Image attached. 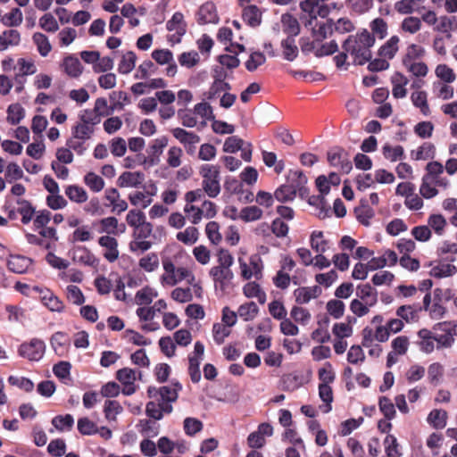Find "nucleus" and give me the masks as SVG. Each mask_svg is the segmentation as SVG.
<instances>
[{"mask_svg":"<svg viewBox=\"0 0 457 457\" xmlns=\"http://www.w3.org/2000/svg\"><path fill=\"white\" fill-rule=\"evenodd\" d=\"M375 44L374 36L367 29L349 36L343 43L342 48L353 58L354 65H364L372 57L370 48Z\"/></svg>","mask_w":457,"mask_h":457,"instance_id":"nucleus-1","label":"nucleus"},{"mask_svg":"<svg viewBox=\"0 0 457 457\" xmlns=\"http://www.w3.org/2000/svg\"><path fill=\"white\" fill-rule=\"evenodd\" d=\"M436 343V349L451 348L455 342L457 336V323L454 321H443L433 326Z\"/></svg>","mask_w":457,"mask_h":457,"instance_id":"nucleus-2","label":"nucleus"},{"mask_svg":"<svg viewBox=\"0 0 457 457\" xmlns=\"http://www.w3.org/2000/svg\"><path fill=\"white\" fill-rule=\"evenodd\" d=\"M200 174L203 177L202 187L209 197L214 198L220 192L219 168L210 164L201 167Z\"/></svg>","mask_w":457,"mask_h":457,"instance_id":"nucleus-3","label":"nucleus"},{"mask_svg":"<svg viewBox=\"0 0 457 457\" xmlns=\"http://www.w3.org/2000/svg\"><path fill=\"white\" fill-rule=\"evenodd\" d=\"M46 345L43 340L33 338L29 343H23L19 347V354L32 361H37L44 356Z\"/></svg>","mask_w":457,"mask_h":457,"instance_id":"nucleus-4","label":"nucleus"},{"mask_svg":"<svg viewBox=\"0 0 457 457\" xmlns=\"http://www.w3.org/2000/svg\"><path fill=\"white\" fill-rule=\"evenodd\" d=\"M173 137L183 145L186 152L189 155H194L196 151V145L200 142V137L192 131H187L182 128L172 129Z\"/></svg>","mask_w":457,"mask_h":457,"instance_id":"nucleus-5","label":"nucleus"},{"mask_svg":"<svg viewBox=\"0 0 457 457\" xmlns=\"http://www.w3.org/2000/svg\"><path fill=\"white\" fill-rule=\"evenodd\" d=\"M214 282L215 289L224 293L232 284L234 273L231 269L212 267L209 271Z\"/></svg>","mask_w":457,"mask_h":457,"instance_id":"nucleus-6","label":"nucleus"},{"mask_svg":"<svg viewBox=\"0 0 457 457\" xmlns=\"http://www.w3.org/2000/svg\"><path fill=\"white\" fill-rule=\"evenodd\" d=\"M328 162L330 166L340 169L343 173L348 174L352 169V162L344 149L337 147L328 152Z\"/></svg>","mask_w":457,"mask_h":457,"instance_id":"nucleus-7","label":"nucleus"},{"mask_svg":"<svg viewBox=\"0 0 457 457\" xmlns=\"http://www.w3.org/2000/svg\"><path fill=\"white\" fill-rule=\"evenodd\" d=\"M34 290L39 293L40 301L50 312L62 313L64 312L63 302L48 288L35 287Z\"/></svg>","mask_w":457,"mask_h":457,"instance_id":"nucleus-8","label":"nucleus"},{"mask_svg":"<svg viewBox=\"0 0 457 457\" xmlns=\"http://www.w3.org/2000/svg\"><path fill=\"white\" fill-rule=\"evenodd\" d=\"M238 262L241 270V276L244 279H250L253 276H254L257 279L261 278L262 263L260 257H251L249 265L242 258L238 259Z\"/></svg>","mask_w":457,"mask_h":457,"instance_id":"nucleus-9","label":"nucleus"},{"mask_svg":"<svg viewBox=\"0 0 457 457\" xmlns=\"http://www.w3.org/2000/svg\"><path fill=\"white\" fill-rule=\"evenodd\" d=\"M287 184L299 194L301 197L308 195L309 191L306 187L307 177L302 170H290L287 176Z\"/></svg>","mask_w":457,"mask_h":457,"instance_id":"nucleus-10","label":"nucleus"},{"mask_svg":"<svg viewBox=\"0 0 457 457\" xmlns=\"http://www.w3.org/2000/svg\"><path fill=\"white\" fill-rule=\"evenodd\" d=\"M169 139L166 136H162L154 139L149 146V156L145 160L151 166L157 165L160 162V156L163 149L168 145Z\"/></svg>","mask_w":457,"mask_h":457,"instance_id":"nucleus-11","label":"nucleus"},{"mask_svg":"<svg viewBox=\"0 0 457 457\" xmlns=\"http://www.w3.org/2000/svg\"><path fill=\"white\" fill-rule=\"evenodd\" d=\"M219 16L216 6L212 2H206L202 4L197 12V22L199 24L218 23Z\"/></svg>","mask_w":457,"mask_h":457,"instance_id":"nucleus-12","label":"nucleus"},{"mask_svg":"<svg viewBox=\"0 0 457 457\" xmlns=\"http://www.w3.org/2000/svg\"><path fill=\"white\" fill-rule=\"evenodd\" d=\"M145 180V174L140 171H124L117 179L120 187H139Z\"/></svg>","mask_w":457,"mask_h":457,"instance_id":"nucleus-13","label":"nucleus"},{"mask_svg":"<svg viewBox=\"0 0 457 457\" xmlns=\"http://www.w3.org/2000/svg\"><path fill=\"white\" fill-rule=\"evenodd\" d=\"M321 294L319 286L301 287L294 290L293 295L298 304L308 303L312 299L317 298Z\"/></svg>","mask_w":457,"mask_h":457,"instance_id":"nucleus-14","label":"nucleus"},{"mask_svg":"<svg viewBox=\"0 0 457 457\" xmlns=\"http://www.w3.org/2000/svg\"><path fill=\"white\" fill-rule=\"evenodd\" d=\"M98 244L106 249L104 257L108 262H113L119 258L118 241L115 237L102 236L98 239Z\"/></svg>","mask_w":457,"mask_h":457,"instance_id":"nucleus-15","label":"nucleus"},{"mask_svg":"<svg viewBox=\"0 0 457 457\" xmlns=\"http://www.w3.org/2000/svg\"><path fill=\"white\" fill-rule=\"evenodd\" d=\"M61 66L71 78H79L83 72V66L79 58L74 54L65 56Z\"/></svg>","mask_w":457,"mask_h":457,"instance_id":"nucleus-16","label":"nucleus"},{"mask_svg":"<svg viewBox=\"0 0 457 457\" xmlns=\"http://www.w3.org/2000/svg\"><path fill=\"white\" fill-rule=\"evenodd\" d=\"M356 296L370 307L375 306L378 303V291L368 283L357 286Z\"/></svg>","mask_w":457,"mask_h":457,"instance_id":"nucleus-17","label":"nucleus"},{"mask_svg":"<svg viewBox=\"0 0 457 457\" xmlns=\"http://www.w3.org/2000/svg\"><path fill=\"white\" fill-rule=\"evenodd\" d=\"M173 407L170 403L159 406L155 401H150L145 405V414L154 420H161L164 414H170Z\"/></svg>","mask_w":457,"mask_h":457,"instance_id":"nucleus-18","label":"nucleus"},{"mask_svg":"<svg viewBox=\"0 0 457 457\" xmlns=\"http://www.w3.org/2000/svg\"><path fill=\"white\" fill-rule=\"evenodd\" d=\"M167 308V303L163 299H160L154 303L152 307H139L137 309L136 313L140 320L149 321L152 320L156 312H161Z\"/></svg>","mask_w":457,"mask_h":457,"instance_id":"nucleus-19","label":"nucleus"},{"mask_svg":"<svg viewBox=\"0 0 457 457\" xmlns=\"http://www.w3.org/2000/svg\"><path fill=\"white\" fill-rule=\"evenodd\" d=\"M31 263V259L26 256L11 255L7 262V266L12 272L22 274L28 270Z\"/></svg>","mask_w":457,"mask_h":457,"instance_id":"nucleus-20","label":"nucleus"},{"mask_svg":"<svg viewBox=\"0 0 457 457\" xmlns=\"http://www.w3.org/2000/svg\"><path fill=\"white\" fill-rule=\"evenodd\" d=\"M100 228L98 230L99 233H106V236L110 235H118L119 231V221L115 217H107L100 220ZM125 231V225H120V233H123Z\"/></svg>","mask_w":457,"mask_h":457,"instance_id":"nucleus-21","label":"nucleus"},{"mask_svg":"<svg viewBox=\"0 0 457 457\" xmlns=\"http://www.w3.org/2000/svg\"><path fill=\"white\" fill-rule=\"evenodd\" d=\"M333 31L334 22L332 20H328L327 21L318 22L312 29V34L316 41H320L321 43L327 37L331 36Z\"/></svg>","mask_w":457,"mask_h":457,"instance_id":"nucleus-22","label":"nucleus"},{"mask_svg":"<svg viewBox=\"0 0 457 457\" xmlns=\"http://www.w3.org/2000/svg\"><path fill=\"white\" fill-rule=\"evenodd\" d=\"M283 32L287 37H295L300 33V24L295 17L290 13H284L281 16Z\"/></svg>","mask_w":457,"mask_h":457,"instance_id":"nucleus-23","label":"nucleus"},{"mask_svg":"<svg viewBox=\"0 0 457 457\" xmlns=\"http://www.w3.org/2000/svg\"><path fill=\"white\" fill-rule=\"evenodd\" d=\"M356 218L365 227L370 225V220L375 216L374 210L369 206L366 199L361 200V206L354 209Z\"/></svg>","mask_w":457,"mask_h":457,"instance_id":"nucleus-24","label":"nucleus"},{"mask_svg":"<svg viewBox=\"0 0 457 457\" xmlns=\"http://www.w3.org/2000/svg\"><path fill=\"white\" fill-rule=\"evenodd\" d=\"M72 259L74 262L87 266H94L97 262L95 255L86 246L76 247L73 251Z\"/></svg>","mask_w":457,"mask_h":457,"instance_id":"nucleus-25","label":"nucleus"},{"mask_svg":"<svg viewBox=\"0 0 457 457\" xmlns=\"http://www.w3.org/2000/svg\"><path fill=\"white\" fill-rule=\"evenodd\" d=\"M182 390V385L179 381H172L170 386L159 387L160 397L172 404L178 400L179 393Z\"/></svg>","mask_w":457,"mask_h":457,"instance_id":"nucleus-26","label":"nucleus"},{"mask_svg":"<svg viewBox=\"0 0 457 457\" xmlns=\"http://www.w3.org/2000/svg\"><path fill=\"white\" fill-rule=\"evenodd\" d=\"M242 18L252 28H256L262 23V12L256 5H248L244 8Z\"/></svg>","mask_w":457,"mask_h":457,"instance_id":"nucleus-27","label":"nucleus"},{"mask_svg":"<svg viewBox=\"0 0 457 457\" xmlns=\"http://www.w3.org/2000/svg\"><path fill=\"white\" fill-rule=\"evenodd\" d=\"M20 41L21 34L17 29H7L0 35V51H4L9 46H18Z\"/></svg>","mask_w":457,"mask_h":457,"instance_id":"nucleus-28","label":"nucleus"},{"mask_svg":"<svg viewBox=\"0 0 457 457\" xmlns=\"http://www.w3.org/2000/svg\"><path fill=\"white\" fill-rule=\"evenodd\" d=\"M71 364L69 361H59L53 367V372L65 385H71Z\"/></svg>","mask_w":457,"mask_h":457,"instance_id":"nucleus-29","label":"nucleus"},{"mask_svg":"<svg viewBox=\"0 0 457 457\" xmlns=\"http://www.w3.org/2000/svg\"><path fill=\"white\" fill-rule=\"evenodd\" d=\"M399 37L392 36L378 50V55L383 58L393 59L399 47Z\"/></svg>","mask_w":457,"mask_h":457,"instance_id":"nucleus-30","label":"nucleus"},{"mask_svg":"<svg viewBox=\"0 0 457 457\" xmlns=\"http://www.w3.org/2000/svg\"><path fill=\"white\" fill-rule=\"evenodd\" d=\"M16 203L19 205L17 212L21 215V222L23 224H29L36 213L35 208L25 199H18Z\"/></svg>","mask_w":457,"mask_h":457,"instance_id":"nucleus-31","label":"nucleus"},{"mask_svg":"<svg viewBox=\"0 0 457 457\" xmlns=\"http://www.w3.org/2000/svg\"><path fill=\"white\" fill-rule=\"evenodd\" d=\"M95 132V129L88 124H86L79 120L75 126L71 129V134L73 137L76 139H80L82 141L88 140Z\"/></svg>","mask_w":457,"mask_h":457,"instance_id":"nucleus-32","label":"nucleus"},{"mask_svg":"<svg viewBox=\"0 0 457 457\" xmlns=\"http://www.w3.org/2000/svg\"><path fill=\"white\" fill-rule=\"evenodd\" d=\"M123 108V104L115 103L113 104L110 109L108 108L107 100L104 97H99L95 102L94 111L99 113L100 117L108 116L113 112L114 110H121Z\"/></svg>","mask_w":457,"mask_h":457,"instance_id":"nucleus-33","label":"nucleus"},{"mask_svg":"<svg viewBox=\"0 0 457 457\" xmlns=\"http://www.w3.org/2000/svg\"><path fill=\"white\" fill-rule=\"evenodd\" d=\"M436 148L430 142L423 143L416 151H411V158L414 160H428L435 157Z\"/></svg>","mask_w":457,"mask_h":457,"instance_id":"nucleus-34","label":"nucleus"},{"mask_svg":"<svg viewBox=\"0 0 457 457\" xmlns=\"http://www.w3.org/2000/svg\"><path fill=\"white\" fill-rule=\"evenodd\" d=\"M427 97L428 96L425 91H415L411 96L412 104L419 108L421 113L425 116H428L430 114Z\"/></svg>","mask_w":457,"mask_h":457,"instance_id":"nucleus-35","label":"nucleus"},{"mask_svg":"<svg viewBox=\"0 0 457 457\" xmlns=\"http://www.w3.org/2000/svg\"><path fill=\"white\" fill-rule=\"evenodd\" d=\"M137 55L134 52L129 51L121 56L118 65V71L121 74H129L136 65Z\"/></svg>","mask_w":457,"mask_h":457,"instance_id":"nucleus-36","label":"nucleus"},{"mask_svg":"<svg viewBox=\"0 0 457 457\" xmlns=\"http://www.w3.org/2000/svg\"><path fill=\"white\" fill-rule=\"evenodd\" d=\"M281 47L283 48V56L286 60L292 62L298 55V47L295 45V37H287L281 42Z\"/></svg>","mask_w":457,"mask_h":457,"instance_id":"nucleus-37","label":"nucleus"},{"mask_svg":"<svg viewBox=\"0 0 457 457\" xmlns=\"http://www.w3.org/2000/svg\"><path fill=\"white\" fill-rule=\"evenodd\" d=\"M186 25L184 23V15L180 12H176L170 20L166 23V29L169 31L176 30L179 36L186 32Z\"/></svg>","mask_w":457,"mask_h":457,"instance_id":"nucleus-38","label":"nucleus"},{"mask_svg":"<svg viewBox=\"0 0 457 457\" xmlns=\"http://www.w3.org/2000/svg\"><path fill=\"white\" fill-rule=\"evenodd\" d=\"M52 348L58 356H62L66 353L67 338L62 332L54 333L50 339Z\"/></svg>","mask_w":457,"mask_h":457,"instance_id":"nucleus-39","label":"nucleus"},{"mask_svg":"<svg viewBox=\"0 0 457 457\" xmlns=\"http://www.w3.org/2000/svg\"><path fill=\"white\" fill-rule=\"evenodd\" d=\"M65 194L71 201L75 203L82 204L87 200L86 190L76 185L68 186L65 189Z\"/></svg>","mask_w":457,"mask_h":457,"instance_id":"nucleus-40","label":"nucleus"},{"mask_svg":"<svg viewBox=\"0 0 457 457\" xmlns=\"http://www.w3.org/2000/svg\"><path fill=\"white\" fill-rule=\"evenodd\" d=\"M25 116V110L20 104H12L7 108V121L17 125Z\"/></svg>","mask_w":457,"mask_h":457,"instance_id":"nucleus-41","label":"nucleus"},{"mask_svg":"<svg viewBox=\"0 0 457 457\" xmlns=\"http://www.w3.org/2000/svg\"><path fill=\"white\" fill-rule=\"evenodd\" d=\"M447 413L442 410H433L428 417V422L436 429L444 428L446 426Z\"/></svg>","mask_w":457,"mask_h":457,"instance_id":"nucleus-42","label":"nucleus"},{"mask_svg":"<svg viewBox=\"0 0 457 457\" xmlns=\"http://www.w3.org/2000/svg\"><path fill=\"white\" fill-rule=\"evenodd\" d=\"M199 237V231L195 227H187L184 231L177 234L176 238L185 245H194Z\"/></svg>","mask_w":457,"mask_h":457,"instance_id":"nucleus-43","label":"nucleus"},{"mask_svg":"<svg viewBox=\"0 0 457 457\" xmlns=\"http://www.w3.org/2000/svg\"><path fill=\"white\" fill-rule=\"evenodd\" d=\"M382 153L384 157L390 162H396L404 157V150L402 145L391 146L389 144H386L382 147Z\"/></svg>","mask_w":457,"mask_h":457,"instance_id":"nucleus-44","label":"nucleus"},{"mask_svg":"<svg viewBox=\"0 0 457 457\" xmlns=\"http://www.w3.org/2000/svg\"><path fill=\"white\" fill-rule=\"evenodd\" d=\"M457 268L450 263H440L430 270V275L435 278H445L454 275Z\"/></svg>","mask_w":457,"mask_h":457,"instance_id":"nucleus-45","label":"nucleus"},{"mask_svg":"<svg viewBox=\"0 0 457 457\" xmlns=\"http://www.w3.org/2000/svg\"><path fill=\"white\" fill-rule=\"evenodd\" d=\"M302 385V379L297 374H286L281 378V386L285 391H295Z\"/></svg>","mask_w":457,"mask_h":457,"instance_id":"nucleus-46","label":"nucleus"},{"mask_svg":"<svg viewBox=\"0 0 457 457\" xmlns=\"http://www.w3.org/2000/svg\"><path fill=\"white\" fill-rule=\"evenodd\" d=\"M53 426L59 431L71 430L74 425L71 414L57 415L52 420Z\"/></svg>","mask_w":457,"mask_h":457,"instance_id":"nucleus-47","label":"nucleus"},{"mask_svg":"<svg viewBox=\"0 0 457 457\" xmlns=\"http://www.w3.org/2000/svg\"><path fill=\"white\" fill-rule=\"evenodd\" d=\"M259 312V308L254 302H249L239 306L238 315L245 321L253 320Z\"/></svg>","mask_w":457,"mask_h":457,"instance_id":"nucleus-48","label":"nucleus"},{"mask_svg":"<svg viewBox=\"0 0 457 457\" xmlns=\"http://www.w3.org/2000/svg\"><path fill=\"white\" fill-rule=\"evenodd\" d=\"M123 411L122 406L118 401L106 400L104 407L105 419L109 421L115 420L116 416Z\"/></svg>","mask_w":457,"mask_h":457,"instance_id":"nucleus-49","label":"nucleus"},{"mask_svg":"<svg viewBox=\"0 0 457 457\" xmlns=\"http://www.w3.org/2000/svg\"><path fill=\"white\" fill-rule=\"evenodd\" d=\"M84 183L95 193L100 192L104 187V180L92 171L84 176Z\"/></svg>","mask_w":457,"mask_h":457,"instance_id":"nucleus-50","label":"nucleus"},{"mask_svg":"<svg viewBox=\"0 0 457 457\" xmlns=\"http://www.w3.org/2000/svg\"><path fill=\"white\" fill-rule=\"evenodd\" d=\"M32 38L42 56H46L51 52L52 46L46 35L37 32L33 35Z\"/></svg>","mask_w":457,"mask_h":457,"instance_id":"nucleus-51","label":"nucleus"},{"mask_svg":"<svg viewBox=\"0 0 457 457\" xmlns=\"http://www.w3.org/2000/svg\"><path fill=\"white\" fill-rule=\"evenodd\" d=\"M77 428L79 432L83 436H91L98 433L96 424L87 417L78 420Z\"/></svg>","mask_w":457,"mask_h":457,"instance_id":"nucleus-52","label":"nucleus"},{"mask_svg":"<svg viewBox=\"0 0 457 457\" xmlns=\"http://www.w3.org/2000/svg\"><path fill=\"white\" fill-rule=\"evenodd\" d=\"M319 395L320 399L326 403L323 412L328 413L331 411V403L333 402L332 388L328 384H320Z\"/></svg>","mask_w":457,"mask_h":457,"instance_id":"nucleus-53","label":"nucleus"},{"mask_svg":"<svg viewBox=\"0 0 457 457\" xmlns=\"http://www.w3.org/2000/svg\"><path fill=\"white\" fill-rule=\"evenodd\" d=\"M296 195V193L289 186V184L282 185L274 192V197L276 200L281 203L293 201Z\"/></svg>","mask_w":457,"mask_h":457,"instance_id":"nucleus-54","label":"nucleus"},{"mask_svg":"<svg viewBox=\"0 0 457 457\" xmlns=\"http://www.w3.org/2000/svg\"><path fill=\"white\" fill-rule=\"evenodd\" d=\"M157 296V292L149 287H145L136 294V303L138 305H147L152 303L153 299Z\"/></svg>","mask_w":457,"mask_h":457,"instance_id":"nucleus-55","label":"nucleus"},{"mask_svg":"<svg viewBox=\"0 0 457 457\" xmlns=\"http://www.w3.org/2000/svg\"><path fill=\"white\" fill-rule=\"evenodd\" d=\"M231 333L229 327L221 323H214L212 326V337L213 340L217 345L224 343L226 337Z\"/></svg>","mask_w":457,"mask_h":457,"instance_id":"nucleus-56","label":"nucleus"},{"mask_svg":"<svg viewBox=\"0 0 457 457\" xmlns=\"http://www.w3.org/2000/svg\"><path fill=\"white\" fill-rule=\"evenodd\" d=\"M262 216V211L255 205L247 206L241 210L240 219L245 222L254 221L261 219Z\"/></svg>","mask_w":457,"mask_h":457,"instance_id":"nucleus-57","label":"nucleus"},{"mask_svg":"<svg viewBox=\"0 0 457 457\" xmlns=\"http://www.w3.org/2000/svg\"><path fill=\"white\" fill-rule=\"evenodd\" d=\"M266 62V56L263 53L256 51L253 52L249 59L245 62V68L248 71L253 72L256 71L261 65Z\"/></svg>","mask_w":457,"mask_h":457,"instance_id":"nucleus-58","label":"nucleus"},{"mask_svg":"<svg viewBox=\"0 0 457 457\" xmlns=\"http://www.w3.org/2000/svg\"><path fill=\"white\" fill-rule=\"evenodd\" d=\"M444 374V367L439 362H434L428 366V378L431 384L437 386Z\"/></svg>","mask_w":457,"mask_h":457,"instance_id":"nucleus-59","label":"nucleus"},{"mask_svg":"<svg viewBox=\"0 0 457 457\" xmlns=\"http://www.w3.org/2000/svg\"><path fill=\"white\" fill-rule=\"evenodd\" d=\"M435 73L437 78L445 83H452L455 80L456 75L453 69L446 64H438L436 68Z\"/></svg>","mask_w":457,"mask_h":457,"instance_id":"nucleus-60","label":"nucleus"},{"mask_svg":"<svg viewBox=\"0 0 457 457\" xmlns=\"http://www.w3.org/2000/svg\"><path fill=\"white\" fill-rule=\"evenodd\" d=\"M434 186L435 184L429 177H423L422 183L420 187V195L426 199H430L436 196L438 194V191Z\"/></svg>","mask_w":457,"mask_h":457,"instance_id":"nucleus-61","label":"nucleus"},{"mask_svg":"<svg viewBox=\"0 0 457 457\" xmlns=\"http://www.w3.org/2000/svg\"><path fill=\"white\" fill-rule=\"evenodd\" d=\"M205 233L208 239L213 245H218L222 239L220 233V225L216 221H210L205 226Z\"/></svg>","mask_w":457,"mask_h":457,"instance_id":"nucleus-62","label":"nucleus"},{"mask_svg":"<svg viewBox=\"0 0 457 457\" xmlns=\"http://www.w3.org/2000/svg\"><path fill=\"white\" fill-rule=\"evenodd\" d=\"M328 312L335 319H340L345 313V303L337 299L329 300L326 305Z\"/></svg>","mask_w":457,"mask_h":457,"instance_id":"nucleus-63","label":"nucleus"},{"mask_svg":"<svg viewBox=\"0 0 457 457\" xmlns=\"http://www.w3.org/2000/svg\"><path fill=\"white\" fill-rule=\"evenodd\" d=\"M139 266L147 272L154 271L159 266L158 255L154 253H148L139 260Z\"/></svg>","mask_w":457,"mask_h":457,"instance_id":"nucleus-64","label":"nucleus"}]
</instances>
